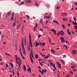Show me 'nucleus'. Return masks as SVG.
Segmentation results:
<instances>
[{
  "instance_id": "1",
  "label": "nucleus",
  "mask_w": 77,
  "mask_h": 77,
  "mask_svg": "<svg viewBox=\"0 0 77 77\" xmlns=\"http://www.w3.org/2000/svg\"><path fill=\"white\" fill-rule=\"evenodd\" d=\"M31 54H33V50H31V51H30L29 55V57L32 63H33V59H32V58Z\"/></svg>"
},
{
  "instance_id": "2",
  "label": "nucleus",
  "mask_w": 77,
  "mask_h": 77,
  "mask_svg": "<svg viewBox=\"0 0 77 77\" xmlns=\"http://www.w3.org/2000/svg\"><path fill=\"white\" fill-rule=\"evenodd\" d=\"M19 52L21 56H22V58H23V59H25V57H24V56H23V55L22 54V52H21V48H20V50H19Z\"/></svg>"
},
{
  "instance_id": "3",
  "label": "nucleus",
  "mask_w": 77,
  "mask_h": 77,
  "mask_svg": "<svg viewBox=\"0 0 77 77\" xmlns=\"http://www.w3.org/2000/svg\"><path fill=\"white\" fill-rule=\"evenodd\" d=\"M76 20V18H75V17H74V20L75 21V22L74 21H72V23L73 25H76L77 26V22H76V20Z\"/></svg>"
},
{
  "instance_id": "4",
  "label": "nucleus",
  "mask_w": 77,
  "mask_h": 77,
  "mask_svg": "<svg viewBox=\"0 0 77 77\" xmlns=\"http://www.w3.org/2000/svg\"><path fill=\"white\" fill-rule=\"evenodd\" d=\"M21 47H22V50H23V49H24V42H23V39H22V41L21 43Z\"/></svg>"
},
{
  "instance_id": "5",
  "label": "nucleus",
  "mask_w": 77,
  "mask_h": 77,
  "mask_svg": "<svg viewBox=\"0 0 77 77\" xmlns=\"http://www.w3.org/2000/svg\"><path fill=\"white\" fill-rule=\"evenodd\" d=\"M61 16L62 17H64V16H66L67 14L65 13H62L61 14Z\"/></svg>"
},
{
  "instance_id": "6",
  "label": "nucleus",
  "mask_w": 77,
  "mask_h": 77,
  "mask_svg": "<svg viewBox=\"0 0 77 77\" xmlns=\"http://www.w3.org/2000/svg\"><path fill=\"white\" fill-rule=\"evenodd\" d=\"M60 39L61 41L62 42H65V40H64V38L63 37H60Z\"/></svg>"
},
{
  "instance_id": "7",
  "label": "nucleus",
  "mask_w": 77,
  "mask_h": 77,
  "mask_svg": "<svg viewBox=\"0 0 77 77\" xmlns=\"http://www.w3.org/2000/svg\"><path fill=\"white\" fill-rule=\"evenodd\" d=\"M51 31L53 32V33H54V35H56V32L55 31L54 29H52L51 30Z\"/></svg>"
},
{
  "instance_id": "8",
  "label": "nucleus",
  "mask_w": 77,
  "mask_h": 77,
  "mask_svg": "<svg viewBox=\"0 0 77 77\" xmlns=\"http://www.w3.org/2000/svg\"><path fill=\"white\" fill-rule=\"evenodd\" d=\"M45 18L46 19V20H48V19H50V16H45Z\"/></svg>"
},
{
  "instance_id": "9",
  "label": "nucleus",
  "mask_w": 77,
  "mask_h": 77,
  "mask_svg": "<svg viewBox=\"0 0 77 77\" xmlns=\"http://www.w3.org/2000/svg\"><path fill=\"white\" fill-rule=\"evenodd\" d=\"M23 52L24 54H26V50L25 49H22Z\"/></svg>"
},
{
  "instance_id": "10",
  "label": "nucleus",
  "mask_w": 77,
  "mask_h": 77,
  "mask_svg": "<svg viewBox=\"0 0 77 77\" xmlns=\"http://www.w3.org/2000/svg\"><path fill=\"white\" fill-rule=\"evenodd\" d=\"M57 64L58 68H61V65H60V64L59 63V62H57Z\"/></svg>"
},
{
  "instance_id": "11",
  "label": "nucleus",
  "mask_w": 77,
  "mask_h": 77,
  "mask_svg": "<svg viewBox=\"0 0 77 77\" xmlns=\"http://www.w3.org/2000/svg\"><path fill=\"white\" fill-rule=\"evenodd\" d=\"M53 22H54V23H56V24H59V22H57V21L56 20H53Z\"/></svg>"
},
{
  "instance_id": "12",
  "label": "nucleus",
  "mask_w": 77,
  "mask_h": 77,
  "mask_svg": "<svg viewBox=\"0 0 77 77\" xmlns=\"http://www.w3.org/2000/svg\"><path fill=\"white\" fill-rule=\"evenodd\" d=\"M16 63L18 64L19 66L20 67V68L21 69V66L20 65H21V63H20V62L18 61L16 62Z\"/></svg>"
},
{
  "instance_id": "13",
  "label": "nucleus",
  "mask_w": 77,
  "mask_h": 77,
  "mask_svg": "<svg viewBox=\"0 0 77 77\" xmlns=\"http://www.w3.org/2000/svg\"><path fill=\"white\" fill-rule=\"evenodd\" d=\"M23 70H24V71H26V66H25V65H23Z\"/></svg>"
},
{
  "instance_id": "14",
  "label": "nucleus",
  "mask_w": 77,
  "mask_h": 77,
  "mask_svg": "<svg viewBox=\"0 0 77 77\" xmlns=\"http://www.w3.org/2000/svg\"><path fill=\"white\" fill-rule=\"evenodd\" d=\"M29 69H27V71H28V72H31V69H30V68L29 67H28Z\"/></svg>"
},
{
  "instance_id": "15",
  "label": "nucleus",
  "mask_w": 77,
  "mask_h": 77,
  "mask_svg": "<svg viewBox=\"0 0 77 77\" xmlns=\"http://www.w3.org/2000/svg\"><path fill=\"white\" fill-rule=\"evenodd\" d=\"M62 20H63V21H68L67 19L65 18H63Z\"/></svg>"
},
{
  "instance_id": "16",
  "label": "nucleus",
  "mask_w": 77,
  "mask_h": 77,
  "mask_svg": "<svg viewBox=\"0 0 77 77\" xmlns=\"http://www.w3.org/2000/svg\"><path fill=\"white\" fill-rule=\"evenodd\" d=\"M15 58L16 62H18V58H17V55H15Z\"/></svg>"
},
{
  "instance_id": "17",
  "label": "nucleus",
  "mask_w": 77,
  "mask_h": 77,
  "mask_svg": "<svg viewBox=\"0 0 77 77\" xmlns=\"http://www.w3.org/2000/svg\"><path fill=\"white\" fill-rule=\"evenodd\" d=\"M15 19H14L15 21H14V22L13 23V27H14V26H15V24H16V21H15Z\"/></svg>"
},
{
  "instance_id": "18",
  "label": "nucleus",
  "mask_w": 77,
  "mask_h": 77,
  "mask_svg": "<svg viewBox=\"0 0 77 77\" xmlns=\"http://www.w3.org/2000/svg\"><path fill=\"white\" fill-rule=\"evenodd\" d=\"M9 65H10L11 66L12 68H14V66L13 65V64L11 62L10 63H9Z\"/></svg>"
},
{
  "instance_id": "19",
  "label": "nucleus",
  "mask_w": 77,
  "mask_h": 77,
  "mask_svg": "<svg viewBox=\"0 0 77 77\" xmlns=\"http://www.w3.org/2000/svg\"><path fill=\"white\" fill-rule=\"evenodd\" d=\"M42 72L43 73H44V72L46 73L47 72V70L45 69H43L42 70Z\"/></svg>"
},
{
  "instance_id": "20",
  "label": "nucleus",
  "mask_w": 77,
  "mask_h": 77,
  "mask_svg": "<svg viewBox=\"0 0 77 77\" xmlns=\"http://www.w3.org/2000/svg\"><path fill=\"white\" fill-rule=\"evenodd\" d=\"M40 45H41L44 46L45 45V43H42L40 42Z\"/></svg>"
},
{
  "instance_id": "21",
  "label": "nucleus",
  "mask_w": 77,
  "mask_h": 77,
  "mask_svg": "<svg viewBox=\"0 0 77 77\" xmlns=\"http://www.w3.org/2000/svg\"><path fill=\"white\" fill-rule=\"evenodd\" d=\"M22 5H24V1L22 2L19 5V6Z\"/></svg>"
},
{
  "instance_id": "22",
  "label": "nucleus",
  "mask_w": 77,
  "mask_h": 77,
  "mask_svg": "<svg viewBox=\"0 0 77 77\" xmlns=\"http://www.w3.org/2000/svg\"><path fill=\"white\" fill-rule=\"evenodd\" d=\"M72 53L73 54H75V53H76V52H75V50H74V51H72Z\"/></svg>"
},
{
  "instance_id": "23",
  "label": "nucleus",
  "mask_w": 77,
  "mask_h": 77,
  "mask_svg": "<svg viewBox=\"0 0 77 77\" xmlns=\"http://www.w3.org/2000/svg\"><path fill=\"white\" fill-rule=\"evenodd\" d=\"M36 44V47H38L39 45V43H37V42H35Z\"/></svg>"
},
{
  "instance_id": "24",
  "label": "nucleus",
  "mask_w": 77,
  "mask_h": 77,
  "mask_svg": "<svg viewBox=\"0 0 77 77\" xmlns=\"http://www.w3.org/2000/svg\"><path fill=\"white\" fill-rule=\"evenodd\" d=\"M29 42H32V41H31V36L30 35H29Z\"/></svg>"
},
{
  "instance_id": "25",
  "label": "nucleus",
  "mask_w": 77,
  "mask_h": 77,
  "mask_svg": "<svg viewBox=\"0 0 77 77\" xmlns=\"http://www.w3.org/2000/svg\"><path fill=\"white\" fill-rule=\"evenodd\" d=\"M35 59H38V54H35Z\"/></svg>"
},
{
  "instance_id": "26",
  "label": "nucleus",
  "mask_w": 77,
  "mask_h": 77,
  "mask_svg": "<svg viewBox=\"0 0 77 77\" xmlns=\"http://www.w3.org/2000/svg\"><path fill=\"white\" fill-rule=\"evenodd\" d=\"M29 44L30 45V47H31V48H32V42H29Z\"/></svg>"
},
{
  "instance_id": "27",
  "label": "nucleus",
  "mask_w": 77,
  "mask_h": 77,
  "mask_svg": "<svg viewBox=\"0 0 77 77\" xmlns=\"http://www.w3.org/2000/svg\"><path fill=\"white\" fill-rule=\"evenodd\" d=\"M6 55H7V56H11V55L8 54L6 53H5Z\"/></svg>"
},
{
  "instance_id": "28",
  "label": "nucleus",
  "mask_w": 77,
  "mask_h": 77,
  "mask_svg": "<svg viewBox=\"0 0 77 77\" xmlns=\"http://www.w3.org/2000/svg\"><path fill=\"white\" fill-rule=\"evenodd\" d=\"M27 3H31V1L30 0H28L26 1Z\"/></svg>"
},
{
  "instance_id": "29",
  "label": "nucleus",
  "mask_w": 77,
  "mask_h": 77,
  "mask_svg": "<svg viewBox=\"0 0 77 77\" xmlns=\"http://www.w3.org/2000/svg\"><path fill=\"white\" fill-rule=\"evenodd\" d=\"M17 58H18V60L20 62L19 63H21V60L20 59V58H19V57H17Z\"/></svg>"
},
{
  "instance_id": "30",
  "label": "nucleus",
  "mask_w": 77,
  "mask_h": 77,
  "mask_svg": "<svg viewBox=\"0 0 77 77\" xmlns=\"http://www.w3.org/2000/svg\"><path fill=\"white\" fill-rule=\"evenodd\" d=\"M26 17H27V19H30V17L28 15H26Z\"/></svg>"
},
{
  "instance_id": "31",
  "label": "nucleus",
  "mask_w": 77,
  "mask_h": 77,
  "mask_svg": "<svg viewBox=\"0 0 77 77\" xmlns=\"http://www.w3.org/2000/svg\"><path fill=\"white\" fill-rule=\"evenodd\" d=\"M51 52L52 53H55V52L53 49H51Z\"/></svg>"
},
{
  "instance_id": "32",
  "label": "nucleus",
  "mask_w": 77,
  "mask_h": 77,
  "mask_svg": "<svg viewBox=\"0 0 77 77\" xmlns=\"http://www.w3.org/2000/svg\"><path fill=\"white\" fill-rule=\"evenodd\" d=\"M50 20H47L46 21V23H48V22H50Z\"/></svg>"
},
{
  "instance_id": "33",
  "label": "nucleus",
  "mask_w": 77,
  "mask_h": 77,
  "mask_svg": "<svg viewBox=\"0 0 77 77\" xmlns=\"http://www.w3.org/2000/svg\"><path fill=\"white\" fill-rule=\"evenodd\" d=\"M41 35L39 34V35H38V39H39V38H41Z\"/></svg>"
},
{
  "instance_id": "34",
  "label": "nucleus",
  "mask_w": 77,
  "mask_h": 77,
  "mask_svg": "<svg viewBox=\"0 0 77 77\" xmlns=\"http://www.w3.org/2000/svg\"><path fill=\"white\" fill-rule=\"evenodd\" d=\"M74 27L75 28V29H77V26H74Z\"/></svg>"
},
{
  "instance_id": "35",
  "label": "nucleus",
  "mask_w": 77,
  "mask_h": 77,
  "mask_svg": "<svg viewBox=\"0 0 77 77\" xmlns=\"http://www.w3.org/2000/svg\"><path fill=\"white\" fill-rule=\"evenodd\" d=\"M42 21H43V20H42V19H41L40 20L39 23H42Z\"/></svg>"
},
{
  "instance_id": "36",
  "label": "nucleus",
  "mask_w": 77,
  "mask_h": 77,
  "mask_svg": "<svg viewBox=\"0 0 77 77\" xmlns=\"http://www.w3.org/2000/svg\"><path fill=\"white\" fill-rule=\"evenodd\" d=\"M60 32H61V33H63V34H64V32L63 31H62V30H60Z\"/></svg>"
},
{
  "instance_id": "37",
  "label": "nucleus",
  "mask_w": 77,
  "mask_h": 77,
  "mask_svg": "<svg viewBox=\"0 0 77 77\" xmlns=\"http://www.w3.org/2000/svg\"><path fill=\"white\" fill-rule=\"evenodd\" d=\"M53 67H54V69H56V67H55V64L54 63V65L53 66Z\"/></svg>"
},
{
  "instance_id": "38",
  "label": "nucleus",
  "mask_w": 77,
  "mask_h": 77,
  "mask_svg": "<svg viewBox=\"0 0 77 77\" xmlns=\"http://www.w3.org/2000/svg\"><path fill=\"white\" fill-rule=\"evenodd\" d=\"M62 27H63V28H65V25H64V24H63L62 25Z\"/></svg>"
},
{
  "instance_id": "39",
  "label": "nucleus",
  "mask_w": 77,
  "mask_h": 77,
  "mask_svg": "<svg viewBox=\"0 0 77 77\" xmlns=\"http://www.w3.org/2000/svg\"><path fill=\"white\" fill-rule=\"evenodd\" d=\"M35 5L36 7H39V5L38 4H36Z\"/></svg>"
},
{
  "instance_id": "40",
  "label": "nucleus",
  "mask_w": 77,
  "mask_h": 77,
  "mask_svg": "<svg viewBox=\"0 0 77 77\" xmlns=\"http://www.w3.org/2000/svg\"><path fill=\"white\" fill-rule=\"evenodd\" d=\"M20 25H19L17 26V29H18V27H20Z\"/></svg>"
},
{
  "instance_id": "41",
  "label": "nucleus",
  "mask_w": 77,
  "mask_h": 77,
  "mask_svg": "<svg viewBox=\"0 0 77 77\" xmlns=\"http://www.w3.org/2000/svg\"><path fill=\"white\" fill-rule=\"evenodd\" d=\"M57 51H59V48H57Z\"/></svg>"
},
{
  "instance_id": "42",
  "label": "nucleus",
  "mask_w": 77,
  "mask_h": 77,
  "mask_svg": "<svg viewBox=\"0 0 77 77\" xmlns=\"http://www.w3.org/2000/svg\"><path fill=\"white\" fill-rule=\"evenodd\" d=\"M63 47H65L66 48V50H67V45H64L63 46Z\"/></svg>"
},
{
  "instance_id": "43",
  "label": "nucleus",
  "mask_w": 77,
  "mask_h": 77,
  "mask_svg": "<svg viewBox=\"0 0 77 77\" xmlns=\"http://www.w3.org/2000/svg\"><path fill=\"white\" fill-rule=\"evenodd\" d=\"M69 72H70V73L72 74V75H73V72H72L71 71H69Z\"/></svg>"
},
{
  "instance_id": "44",
  "label": "nucleus",
  "mask_w": 77,
  "mask_h": 77,
  "mask_svg": "<svg viewBox=\"0 0 77 77\" xmlns=\"http://www.w3.org/2000/svg\"><path fill=\"white\" fill-rule=\"evenodd\" d=\"M40 31H41L42 32V31H43V29H42L41 28H40Z\"/></svg>"
},
{
  "instance_id": "45",
  "label": "nucleus",
  "mask_w": 77,
  "mask_h": 77,
  "mask_svg": "<svg viewBox=\"0 0 77 77\" xmlns=\"http://www.w3.org/2000/svg\"><path fill=\"white\" fill-rule=\"evenodd\" d=\"M32 57L33 59H34V57H33V54H31Z\"/></svg>"
},
{
  "instance_id": "46",
  "label": "nucleus",
  "mask_w": 77,
  "mask_h": 77,
  "mask_svg": "<svg viewBox=\"0 0 77 77\" xmlns=\"http://www.w3.org/2000/svg\"><path fill=\"white\" fill-rule=\"evenodd\" d=\"M24 42H26V37H25Z\"/></svg>"
},
{
  "instance_id": "47",
  "label": "nucleus",
  "mask_w": 77,
  "mask_h": 77,
  "mask_svg": "<svg viewBox=\"0 0 77 77\" xmlns=\"http://www.w3.org/2000/svg\"><path fill=\"white\" fill-rule=\"evenodd\" d=\"M11 20H13L14 21V16H11Z\"/></svg>"
},
{
  "instance_id": "48",
  "label": "nucleus",
  "mask_w": 77,
  "mask_h": 77,
  "mask_svg": "<svg viewBox=\"0 0 77 77\" xmlns=\"http://www.w3.org/2000/svg\"><path fill=\"white\" fill-rule=\"evenodd\" d=\"M47 58H48V56H46L45 57V59H47Z\"/></svg>"
},
{
  "instance_id": "49",
  "label": "nucleus",
  "mask_w": 77,
  "mask_h": 77,
  "mask_svg": "<svg viewBox=\"0 0 77 77\" xmlns=\"http://www.w3.org/2000/svg\"><path fill=\"white\" fill-rule=\"evenodd\" d=\"M50 65H51V66H53V62H51L50 63Z\"/></svg>"
},
{
  "instance_id": "50",
  "label": "nucleus",
  "mask_w": 77,
  "mask_h": 77,
  "mask_svg": "<svg viewBox=\"0 0 77 77\" xmlns=\"http://www.w3.org/2000/svg\"><path fill=\"white\" fill-rule=\"evenodd\" d=\"M67 33H68L69 35H71V32H67Z\"/></svg>"
},
{
  "instance_id": "51",
  "label": "nucleus",
  "mask_w": 77,
  "mask_h": 77,
  "mask_svg": "<svg viewBox=\"0 0 77 77\" xmlns=\"http://www.w3.org/2000/svg\"><path fill=\"white\" fill-rule=\"evenodd\" d=\"M64 34H63V33H62L61 32L60 33V34H61V35H62V36H63V35H64Z\"/></svg>"
},
{
  "instance_id": "52",
  "label": "nucleus",
  "mask_w": 77,
  "mask_h": 77,
  "mask_svg": "<svg viewBox=\"0 0 77 77\" xmlns=\"http://www.w3.org/2000/svg\"><path fill=\"white\" fill-rule=\"evenodd\" d=\"M14 13H12V17H14Z\"/></svg>"
},
{
  "instance_id": "53",
  "label": "nucleus",
  "mask_w": 77,
  "mask_h": 77,
  "mask_svg": "<svg viewBox=\"0 0 77 77\" xmlns=\"http://www.w3.org/2000/svg\"><path fill=\"white\" fill-rule=\"evenodd\" d=\"M17 75L19 77H21V76H20V75L19 74V73H17Z\"/></svg>"
},
{
  "instance_id": "54",
  "label": "nucleus",
  "mask_w": 77,
  "mask_h": 77,
  "mask_svg": "<svg viewBox=\"0 0 77 77\" xmlns=\"http://www.w3.org/2000/svg\"><path fill=\"white\" fill-rule=\"evenodd\" d=\"M13 75H15V74H14V69H13Z\"/></svg>"
},
{
  "instance_id": "55",
  "label": "nucleus",
  "mask_w": 77,
  "mask_h": 77,
  "mask_svg": "<svg viewBox=\"0 0 77 77\" xmlns=\"http://www.w3.org/2000/svg\"><path fill=\"white\" fill-rule=\"evenodd\" d=\"M49 41L50 43H51V39L49 40Z\"/></svg>"
},
{
  "instance_id": "56",
  "label": "nucleus",
  "mask_w": 77,
  "mask_h": 77,
  "mask_svg": "<svg viewBox=\"0 0 77 77\" xmlns=\"http://www.w3.org/2000/svg\"><path fill=\"white\" fill-rule=\"evenodd\" d=\"M2 71H5V69H4V68H2Z\"/></svg>"
},
{
  "instance_id": "57",
  "label": "nucleus",
  "mask_w": 77,
  "mask_h": 77,
  "mask_svg": "<svg viewBox=\"0 0 77 77\" xmlns=\"http://www.w3.org/2000/svg\"><path fill=\"white\" fill-rule=\"evenodd\" d=\"M74 4H75V6H77V2H75Z\"/></svg>"
},
{
  "instance_id": "58",
  "label": "nucleus",
  "mask_w": 77,
  "mask_h": 77,
  "mask_svg": "<svg viewBox=\"0 0 77 77\" xmlns=\"http://www.w3.org/2000/svg\"><path fill=\"white\" fill-rule=\"evenodd\" d=\"M61 62L63 63V64H65V63H64L63 61L61 60Z\"/></svg>"
},
{
  "instance_id": "59",
  "label": "nucleus",
  "mask_w": 77,
  "mask_h": 77,
  "mask_svg": "<svg viewBox=\"0 0 77 77\" xmlns=\"http://www.w3.org/2000/svg\"><path fill=\"white\" fill-rule=\"evenodd\" d=\"M40 72L42 74V75L44 74V72L42 73V71Z\"/></svg>"
},
{
  "instance_id": "60",
  "label": "nucleus",
  "mask_w": 77,
  "mask_h": 77,
  "mask_svg": "<svg viewBox=\"0 0 77 77\" xmlns=\"http://www.w3.org/2000/svg\"><path fill=\"white\" fill-rule=\"evenodd\" d=\"M6 66L7 67H8V66H9V65H8L7 64H6Z\"/></svg>"
},
{
  "instance_id": "61",
  "label": "nucleus",
  "mask_w": 77,
  "mask_h": 77,
  "mask_svg": "<svg viewBox=\"0 0 77 77\" xmlns=\"http://www.w3.org/2000/svg\"><path fill=\"white\" fill-rule=\"evenodd\" d=\"M67 33L69 32V29H67Z\"/></svg>"
},
{
  "instance_id": "62",
  "label": "nucleus",
  "mask_w": 77,
  "mask_h": 77,
  "mask_svg": "<svg viewBox=\"0 0 77 77\" xmlns=\"http://www.w3.org/2000/svg\"><path fill=\"white\" fill-rule=\"evenodd\" d=\"M72 33L73 34V35H74V32H73V31H72Z\"/></svg>"
},
{
  "instance_id": "63",
  "label": "nucleus",
  "mask_w": 77,
  "mask_h": 77,
  "mask_svg": "<svg viewBox=\"0 0 77 77\" xmlns=\"http://www.w3.org/2000/svg\"><path fill=\"white\" fill-rule=\"evenodd\" d=\"M57 9H59V7L57 6Z\"/></svg>"
},
{
  "instance_id": "64",
  "label": "nucleus",
  "mask_w": 77,
  "mask_h": 77,
  "mask_svg": "<svg viewBox=\"0 0 77 77\" xmlns=\"http://www.w3.org/2000/svg\"><path fill=\"white\" fill-rule=\"evenodd\" d=\"M69 75H66L65 77H69Z\"/></svg>"
}]
</instances>
